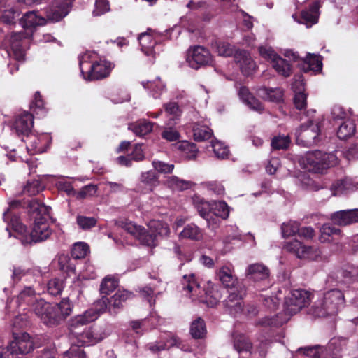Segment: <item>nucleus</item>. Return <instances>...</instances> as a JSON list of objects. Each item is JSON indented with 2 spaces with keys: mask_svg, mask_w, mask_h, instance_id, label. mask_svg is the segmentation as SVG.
<instances>
[{
  "mask_svg": "<svg viewBox=\"0 0 358 358\" xmlns=\"http://www.w3.org/2000/svg\"><path fill=\"white\" fill-rule=\"evenodd\" d=\"M20 204L19 201H12L9 204L8 209L3 213V218L6 222H8L6 230L8 231L9 236H11L9 229V227H11L15 232L13 236L19 238L23 245L41 242L48 238L52 232L49 225L50 207L35 199L30 201L28 212L34 222L31 231L28 234L25 226L22 224L19 217L13 212V210Z\"/></svg>",
  "mask_w": 358,
  "mask_h": 358,
  "instance_id": "1",
  "label": "nucleus"
},
{
  "mask_svg": "<svg viewBox=\"0 0 358 358\" xmlns=\"http://www.w3.org/2000/svg\"><path fill=\"white\" fill-rule=\"evenodd\" d=\"M312 294L305 289H298L291 291L285 298L284 313L272 317H264L259 324L264 327H278L286 323L289 317L310 304Z\"/></svg>",
  "mask_w": 358,
  "mask_h": 358,
  "instance_id": "2",
  "label": "nucleus"
},
{
  "mask_svg": "<svg viewBox=\"0 0 358 358\" xmlns=\"http://www.w3.org/2000/svg\"><path fill=\"white\" fill-rule=\"evenodd\" d=\"M40 293L41 290L37 287L33 289L31 287H27L20 293L15 303L18 307L24 304L31 305L35 315L46 326L58 325L54 306L41 298H36L35 295Z\"/></svg>",
  "mask_w": 358,
  "mask_h": 358,
  "instance_id": "3",
  "label": "nucleus"
},
{
  "mask_svg": "<svg viewBox=\"0 0 358 358\" xmlns=\"http://www.w3.org/2000/svg\"><path fill=\"white\" fill-rule=\"evenodd\" d=\"M181 285L185 294L192 301L204 303L208 307L216 306L222 298L218 285L209 284L206 290L201 289L197 278L193 273L183 275Z\"/></svg>",
  "mask_w": 358,
  "mask_h": 358,
  "instance_id": "4",
  "label": "nucleus"
},
{
  "mask_svg": "<svg viewBox=\"0 0 358 358\" xmlns=\"http://www.w3.org/2000/svg\"><path fill=\"white\" fill-rule=\"evenodd\" d=\"M300 166L309 172L324 174L327 170L338 164L334 152H327L320 150L308 151L299 158Z\"/></svg>",
  "mask_w": 358,
  "mask_h": 358,
  "instance_id": "5",
  "label": "nucleus"
},
{
  "mask_svg": "<svg viewBox=\"0 0 358 358\" xmlns=\"http://www.w3.org/2000/svg\"><path fill=\"white\" fill-rule=\"evenodd\" d=\"M344 303L343 293L337 289H331L314 302L310 313L318 317L334 315L343 307Z\"/></svg>",
  "mask_w": 358,
  "mask_h": 358,
  "instance_id": "6",
  "label": "nucleus"
},
{
  "mask_svg": "<svg viewBox=\"0 0 358 358\" xmlns=\"http://www.w3.org/2000/svg\"><path fill=\"white\" fill-rule=\"evenodd\" d=\"M320 122L318 120H308L296 129V142L303 147L317 145L320 141Z\"/></svg>",
  "mask_w": 358,
  "mask_h": 358,
  "instance_id": "7",
  "label": "nucleus"
},
{
  "mask_svg": "<svg viewBox=\"0 0 358 358\" xmlns=\"http://www.w3.org/2000/svg\"><path fill=\"white\" fill-rule=\"evenodd\" d=\"M259 52L261 57L269 62L272 68L280 76L285 78L291 76L292 73L291 64L275 52L273 48L270 46H260L259 48Z\"/></svg>",
  "mask_w": 358,
  "mask_h": 358,
  "instance_id": "8",
  "label": "nucleus"
},
{
  "mask_svg": "<svg viewBox=\"0 0 358 358\" xmlns=\"http://www.w3.org/2000/svg\"><path fill=\"white\" fill-rule=\"evenodd\" d=\"M115 224L117 227L124 229L127 233L137 238L142 245L152 248L157 245L156 235H154L150 231L147 232L141 226L127 220L116 221Z\"/></svg>",
  "mask_w": 358,
  "mask_h": 358,
  "instance_id": "9",
  "label": "nucleus"
},
{
  "mask_svg": "<svg viewBox=\"0 0 358 358\" xmlns=\"http://www.w3.org/2000/svg\"><path fill=\"white\" fill-rule=\"evenodd\" d=\"M336 341H331L327 348L321 345H315L311 347L300 348L296 353L303 355L308 358H343L340 355V350L334 348Z\"/></svg>",
  "mask_w": 358,
  "mask_h": 358,
  "instance_id": "10",
  "label": "nucleus"
},
{
  "mask_svg": "<svg viewBox=\"0 0 358 358\" xmlns=\"http://www.w3.org/2000/svg\"><path fill=\"white\" fill-rule=\"evenodd\" d=\"M284 249L299 259L315 260L321 255L319 248L306 245L296 239L286 242Z\"/></svg>",
  "mask_w": 358,
  "mask_h": 358,
  "instance_id": "11",
  "label": "nucleus"
},
{
  "mask_svg": "<svg viewBox=\"0 0 358 358\" xmlns=\"http://www.w3.org/2000/svg\"><path fill=\"white\" fill-rule=\"evenodd\" d=\"M186 61L194 69L212 64L213 58L209 50L201 45H195L188 49Z\"/></svg>",
  "mask_w": 358,
  "mask_h": 358,
  "instance_id": "12",
  "label": "nucleus"
},
{
  "mask_svg": "<svg viewBox=\"0 0 358 358\" xmlns=\"http://www.w3.org/2000/svg\"><path fill=\"white\" fill-rule=\"evenodd\" d=\"M245 295L244 286L229 290V296L223 301L226 312L236 317L243 313V299Z\"/></svg>",
  "mask_w": 358,
  "mask_h": 358,
  "instance_id": "13",
  "label": "nucleus"
},
{
  "mask_svg": "<svg viewBox=\"0 0 358 358\" xmlns=\"http://www.w3.org/2000/svg\"><path fill=\"white\" fill-rule=\"evenodd\" d=\"M9 345L11 346V349H13L18 355L29 353L34 348L38 346L36 342V338H31L26 332L13 333V340Z\"/></svg>",
  "mask_w": 358,
  "mask_h": 358,
  "instance_id": "14",
  "label": "nucleus"
},
{
  "mask_svg": "<svg viewBox=\"0 0 358 358\" xmlns=\"http://www.w3.org/2000/svg\"><path fill=\"white\" fill-rule=\"evenodd\" d=\"M99 317V313L94 309H88L83 314L72 317L69 324V336L73 334H78L83 327L94 322Z\"/></svg>",
  "mask_w": 358,
  "mask_h": 358,
  "instance_id": "15",
  "label": "nucleus"
},
{
  "mask_svg": "<svg viewBox=\"0 0 358 358\" xmlns=\"http://www.w3.org/2000/svg\"><path fill=\"white\" fill-rule=\"evenodd\" d=\"M106 336H102L94 332L92 327H85L78 331V334H73L69 336L73 345L76 347L82 345H92L97 343L104 338Z\"/></svg>",
  "mask_w": 358,
  "mask_h": 358,
  "instance_id": "16",
  "label": "nucleus"
},
{
  "mask_svg": "<svg viewBox=\"0 0 358 358\" xmlns=\"http://www.w3.org/2000/svg\"><path fill=\"white\" fill-rule=\"evenodd\" d=\"M194 207L196 209L199 215L206 220L208 227L213 228L217 225V219L212 215V202L206 201L198 195L192 197Z\"/></svg>",
  "mask_w": 358,
  "mask_h": 358,
  "instance_id": "17",
  "label": "nucleus"
},
{
  "mask_svg": "<svg viewBox=\"0 0 358 358\" xmlns=\"http://www.w3.org/2000/svg\"><path fill=\"white\" fill-rule=\"evenodd\" d=\"M51 143V137L48 134L39 135L31 134L27 137V149L30 155L45 152Z\"/></svg>",
  "mask_w": 358,
  "mask_h": 358,
  "instance_id": "18",
  "label": "nucleus"
},
{
  "mask_svg": "<svg viewBox=\"0 0 358 358\" xmlns=\"http://www.w3.org/2000/svg\"><path fill=\"white\" fill-rule=\"evenodd\" d=\"M34 127V116L29 112H23L16 116L13 124V129L17 135L29 136Z\"/></svg>",
  "mask_w": 358,
  "mask_h": 358,
  "instance_id": "19",
  "label": "nucleus"
},
{
  "mask_svg": "<svg viewBox=\"0 0 358 358\" xmlns=\"http://www.w3.org/2000/svg\"><path fill=\"white\" fill-rule=\"evenodd\" d=\"M71 0H54L47 11L50 20L58 22L68 15L70 10Z\"/></svg>",
  "mask_w": 358,
  "mask_h": 358,
  "instance_id": "20",
  "label": "nucleus"
},
{
  "mask_svg": "<svg viewBox=\"0 0 358 358\" xmlns=\"http://www.w3.org/2000/svg\"><path fill=\"white\" fill-rule=\"evenodd\" d=\"M113 68V65L111 62L104 59H99L92 65L90 71L87 73L83 79L94 80L104 78L110 74Z\"/></svg>",
  "mask_w": 358,
  "mask_h": 358,
  "instance_id": "21",
  "label": "nucleus"
},
{
  "mask_svg": "<svg viewBox=\"0 0 358 358\" xmlns=\"http://www.w3.org/2000/svg\"><path fill=\"white\" fill-rule=\"evenodd\" d=\"M358 189V182L352 178L345 177L334 181L330 188L331 195L341 196L350 194Z\"/></svg>",
  "mask_w": 358,
  "mask_h": 358,
  "instance_id": "22",
  "label": "nucleus"
},
{
  "mask_svg": "<svg viewBox=\"0 0 358 358\" xmlns=\"http://www.w3.org/2000/svg\"><path fill=\"white\" fill-rule=\"evenodd\" d=\"M29 36V34L24 32H17L11 34L10 36V48L12 51L13 57L17 61L21 62L24 59V50L23 48L24 41Z\"/></svg>",
  "mask_w": 358,
  "mask_h": 358,
  "instance_id": "23",
  "label": "nucleus"
},
{
  "mask_svg": "<svg viewBox=\"0 0 358 358\" xmlns=\"http://www.w3.org/2000/svg\"><path fill=\"white\" fill-rule=\"evenodd\" d=\"M330 220L339 226H347L358 222V208L343 210L330 215Z\"/></svg>",
  "mask_w": 358,
  "mask_h": 358,
  "instance_id": "24",
  "label": "nucleus"
},
{
  "mask_svg": "<svg viewBox=\"0 0 358 358\" xmlns=\"http://www.w3.org/2000/svg\"><path fill=\"white\" fill-rule=\"evenodd\" d=\"M178 338L171 333L162 335L159 340L147 344L146 348L152 353H157L176 345Z\"/></svg>",
  "mask_w": 358,
  "mask_h": 358,
  "instance_id": "25",
  "label": "nucleus"
},
{
  "mask_svg": "<svg viewBox=\"0 0 358 358\" xmlns=\"http://www.w3.org/2000/svg\"><path fill=\"white\" fill-rule=\"evenodd\" d=\"M217 276L222 284L229 290L237 289V287L244 286L240 282L233 272L231 266H223L217 272Z\"/></svg>",
  "mask_w": 358,
  "mask_h": 358,
  "instance_id": "26",
  "label": "nucleus"
},
{
  "mask_svg": "<svg viewBox=\"0 0 358 358\" xmlns=\"http://www.w3.org/2000/svg\"><path fill=\"white\" fill-rule=\"evenodd\" d=\"M234 58L236 62L238 64L241 73L244 76H250L255 70L256 64L247 51H236L234 55Z\"/></svg>",
  "mask_w": 358,
  "mask_h": 358,
  "instance_id": "27",
  "label": "nucleus"
},
{
  "mask_svg": "<svg viewBox=\"0 0 358 358\" xmlns=\"http://www.w3.org/2000/svg\"><path fill=\"white\" fill-rule=\"evenodd\" d=\"M157 33L150 29L139 35L138 39L141 47V50L146 55H152L155 53L154 48L157 43Z\"/></svg>",
  "mask_w": 358,
  "mask_h": 358,
  "instance_id": "28",
  "label": "nucleus"
},
{
  "mask_svg": "<svg viewBox=\"0 0 358 358\" xmlns=\"http://www.w3.org/2000/svg\"><path fill=\"white\" fill-rule=\"evenodd\" d=\"M319 8V2L314 1L308 9L303 10L301 12L300 20H297V22L306 24L308 28L312 27L318 22Z\"/></svg>",
  "mask_w": 358,
  "mask_h": 358,
  "instance_id": "29",
  "label": "nucleus"
},
{
  "mask_svg": "<svg viewBox=\"0 0 358 358\" xmlns=\"http://www.w3.org/2000/svg\"><path fill=\"white\" fill-rule=\"evenodd\" d=\"M245 275L250 280L255 282L265 280L269 276V270L262 264H252L247 267Z\"/></svg>",
  "mask_w": 358,
  "mask_h": 358,
  "instance_id": "30",
  "label": "nucleus"
},
{
  "mask_svg": "<svg viewBox=\"0 0 358 358\" xmlns=\"http://www.w3.org/2000/svg\"><path fill=\"white\" fill-rule=\"evenodd\" d=\"M238 94L241 101L250 109L258 112L263 110L264 108L261 102L250 92L246 87H241Z\"/></svg>",
  "mask_w": 358,
  "mask_h": 358,
  "instance_id": "31",
  "label": "nucleus"
},
{
  "mask_svg": "<svg viewBox=\"0 0 358 358\" xmlns=\"http://www.w3.org/2000/svg\"><path fill=\"white\" fill-rule=\"evenodd\" d=\"M46 20L37 15L35 11H29L20 19V25L25 29H31L37 26L45 24Z\"/></svg>",
  "mask_w": 358,
  "mask_h": 358,
  "instance_id": "32",
  "label": "nucleus"
},
{
  "mask_svg": "<svg viewBox=\"0 0 358 358\" xmlns=\"http://www.w3.org/2000/svg\"><path fill=\"white\" fill-rule=\"evenodd\" d=\"M161 320L162 319L157 314L151 313L148 318L132 321L131 326L137 334L141 335L148 329V322H150L151 327H156L161 324Z\"/></svg>",
  "mask_w": 358,
  "mask_h": 358,
  "instance_id": "33",
  "label": "nucleus"
},
{
  "mask_svg": "<svg viewBox=\"0 0 358 358\" xmlns=\"http://www.w3.org/2000/svg\"><path fill=\"white\" fill-rule=\"evenodd\" d=\"M78 59L80 73L84 78L90 71L92 65L97 61V55L94 52L87 51L80 55Z\"/></svg>",
  "mask_w": 358,
  "mask_h": 358,
  "instance_id": "34",
  "label": "nucleus"
},
{
  "mask_svg": "<svg viewBox=\"0 0 358 358\" xmlns=\"http://www.w3.org/2000/svg\"><path fill=\"white\" fill-rule=\"evenodd\" d=\"M143 88L149 91L154 99H158L166 91V85L157 77L154 80H143L141 82Z\"/></svg>",
  "mask_w": 358,
  "mask_h": 358,
  "instance_id": "35",
  "label": "nucleus"
},
{
  "mask_svg": "<svg viewBox=\"0 0 358 358\" xmlns=\"http://www.w3.org/2000/svg\"><path fill=\"white\" fill-rule=\"evenodd\" d=\"M54 307L58 324L72 313L73 306L66 298L62 299L59 303L54 305Z\"/></svg>",
  "mask_w": 358,
  "mask_h": 358,
  "instance_id": "36",
  "label": "nucleus"
},
{
  "mask_svg": "<svg viewBox=\"0 0 358 358\" xmlns=\"http://www.w3.org/2000/svg\"><path fill=\"white\" fill-rule=\"evenodd\" d=\"M176 147L183 157L188 159H194L196 157L198 149L196 145L187 141H179L176 144Z\"/></svg>",
  "mask_w": 358,
  "mask_h": 358,
  "instance_id": "37",
  "label": "nucleus"
},
{
  "mask_svg": "<svg viewBox=\"0 0 358 358\" xmlns=\"http://www.w3.org/2000/svg\"><path fill=\"white\" fill-rule=\"evenodd\" d=\"M194 138L196 141H202L209 139L212 134V130L206 124H201L199 122H194L192 127Z\"/></svg>",
  "mask_w": 358,
  "mask_h": 358,
  "instance_id": "38",
  "label": "nucleus"
},
{
  "mask_svg": "<svg viewBox=\"0 0 358 358\" xmlns=\"http://www.w3.org/2000/svg\"><path fill=\"white\" fill-rule=\"evenodd\" d=\"M320 236L319 239L322 243L333 241L335 236H339L341 230L329 224H324L320 229Z\"/></svg>",
  "mask_w": 358,
  "mask_h": 358,
  "instance_id": "39",
  "label": "nucleus"
},
{
  "mask_svg": "<svg viewBox=\"0 0 358 358\" xmlns=\"http://www.w3.org/2000/svg\"><path fill=\"white\" fill-rule=\"evenodd\" d=\"M258 93L263 99L273 102H280L283 96V91L280 87H263L259 90Z\"/></svg>",
  "mask_w": 358,
  "mask_h": 358,
  "instance_id": "40",
  "label": "nucleus"
},
{
  "mask_svg": "<svg viewBox=\"0 0 358 358\" xmlns=\"http://www.w3.org/2000/svg\"><path fill=\"white\" fill-rule=\"evenodd\" d=\"M356 131V125L353 120L348 119L338 126L337 136L340 139L344 140L351 137Z\"/></svg>",
  "mask_w": 358,
  "mask_h": 358,
  "instance_id": "41",
  "label": "nucleus"
},
{
  "mask_svg": "<svg viewBox=\"0 0 358 358\" xmlns=\"http://www.w3.org/2000/svg\"><path fill=\"white\" fill-rule=\"evenodd\" d=\"M234 348L238 352H248L252 348V343L243 334L235 331L233 334Z\"/></svg>",
  "mask_w": 358,
  "mask_h": 358,
  "instance_id": "42",
  "label": "nucleus"
},
{
  "mask_svg": "<svg viewBox=\"0 0 358 358\" xmlns=\"http://www.w3.org/2000/svg\"><path fill=\"white\" fill-rule=\"evenodd\" d=\"M166 184L172 189L183 191L190 189L194 183L189 180L180 179L177 176H172L167 178Z\"/></svg>",
  "mask_w": 358,
  "mask_h": 358,
  "instance_id": "43",
  "label": "nucleus"
},
{
  "mask_svg": "<svg viewBox=\"0 0 358 358\" xmlns=\"http://www.w3.org/2000/svg\"><path fill=\"white\" fill-rule=\"evenodd\" d=\"M141 183L146 185L145 190H142L143 193L152 192L153 188L159 184L158 177L152 171L144 172L141 176Z\"/></svg>",
  "mask_w": 358,
  "mask_h": 358,
  "instance_id": "44",
  "label": "nucleus"
},
{
  "mask_svg": "<svg viewBox=\"0 0 358 358\" xmlns=\"http://www.w3.org/2000/svg\"><path fill=\"white\" fill-rule=\"evenodd\" d=\"M153 128V124L145 120H139L129 125V129L131 130L136 135L139 136L149 134Z\"/></svg>",
  "mask_w": 358,
  "mask_h": 358,
  "instance_id": "45",
  "label": "nucleus"
},
{
  "mask_svg": "<svg viewBox=\"0 0 358 358\" xmlns=\"http://www.w3.org/2000/svg\"><path fill=\"white\" fill-rule=\"evenodd\" d=\"M149 231L154 235L159 236H167L170 233L168 224L159 220H151L148 224Z\"/></svg>",
  "mask_w": 358,
  "mask_h": 358,
  "instance_id": "46",
  "label": "nucleus"
},
{
  "mask_svg": "<svg viewBox=\"0 0 358 358\" xmlns=\"http://www.w3.org/2000/svg\"><path fill=\"white\" fill-rule=\"evenodd\" d=\"M322 59L318 55L309 54L304 63V71H312L315 73H319L322 71Z\"/></svg>",
  "mask_w": 358,
  "mask_h": 358,
  "instance_id": "47",
  "label": "nucleus"
},
{
  "mask_svg": "<svg viewBox=\"0 0 358 358\" xmlns=\"http://www.w3.org/2000/svg\"><path fill=\"white\" fill-rule=\"evenodd\" d=\"M58 265L59 269L68 275L75 272V259H71L67 255L61 254L58 256Z\"/></svg>",
  "mask_w": 358,
  "mask_h": 358,
  "instance_id": "48",
  "label": "nucleus"
},
{
  "mask_svg": "<svg viewBox=\"0 0 358 358\" xmlns=\"http://www.w3.org/2000/svg\"><path fill=\"white\" fill-rule=\"evenodd\" d=\"M30 108L40 117H44L48 110L45 106V103L39 92H36L34 95V99L30 103Z\"/></svg>",
  "mask_w": 358,
  "mask_h": 358,
  "instance_id": "49",
  "label": "nucleus"
},
{
  "mask_svg": "<svg viewBox=\"0 0 358 358\" xmlns=\"http://www.w3.org/2000/svg\"><path fill=\"white\" fill-rule=\"evenodd\" d=\"M229 215V207L224 201H212V215L227 219Z\"/></svg>",
  "mask_w": 358,
  "mask_h": 358,
  "instance_id": "50",
  "label": "nucleus"
},
{
  "mask_svg": "<svg viewBox=\"0 0 358 358\" xmlns=\"http://www.w3.org/2000/svg\"><path fill=\"white\" fill-rule=\"evenodd\" d=\"M202 236V231L194 224H187L180 233V237L183 238L199 240Z\"/></svg>",
  "mask_w": 358,
  "mask_h": 358,
  "instance_id": "51",
  "label": "nucleus"
},
{
  "mask_svg": "<svg viewBox=\"0 0 358 358\" xmlns=\"http://www.w3.org/2000/svg\"><path fill=\"white\" fill-rule=\"evenodd\" d=\"M89 252L90 247L84 242L74 243L71 249V256L75 260L85 258Z\"/></svg>",
  "mask_w": 358,
  "mask_h": 358,
  "instance_id": "52",
  "label": "nucleus"
},
{
  "mask_svg": "<svg viewBox=\"0 0 358 358\" xmlns=\"http://www.w3.org/2000/svg\"><path fill=\"white\" fill-rule=\"evenodd\" d=\"M190 333L195 338H202L206 333L204 321L198 317L192 322L190 327Z\"/></svg>",
  "mask_w": 358,
  "mask_h": 358,
  "instance_id": "53",
  "label": "nucleus"
},
{
  "mask_svg": "<svg viewBox=\"0 0 358 358\" xmlns=\"http://www.w3.org/2000/svg\"><path fill=\"white\" fill-rule=\"evenodd\" d=\"M117 285L118 282L115 278L106 276L101 283V294L108 295L115 289Z\"/></svg>",
  "mask_w": 358,
  "mask_h": 358,
  "instance_id": "54",
  "label": "nucleus"
},
{
  "mask_svg": "<svg viewBox=\"0 0 358 358\" xmlns=\"http://www.w3.org/2000/svg\"><path fill=\"white\" fill-rule=\"evenodd\" d=\"M64 288V280L59 278H54L47 284L48 292L53 296L60 294Z\"/></svg>",
  "mask_w": 358,
  "mask_h": 358,
  "instance_id": "55",
  "label": "nucleus"
},
{
  "mask_svg": "<svg viewBox=\"0 0 358 358\" xmlns=\"http://www.w3.org/2000/svg\"><path fill=\"white\" fill-rule=\"evenodd\" d=\"M131 294L127 290L119 289L110 299V305L114 308H120L122 303L125 302Z\"/></svg>",
  "mask_w": 358,
  "mask_h": 358,
  "instance_id": "56",
  "label": "nucleus"
},
{
  "mask_svg": "<svg viewBox=\"0 0 358 358\" xmlns=\"http://www.w3.org/2000/svg\"><path fill=\"white\" fill-rule=\"evenodd\" d=\"M299 223L296 221H289L282 223L281 231L283 237H289L296 234L299 231Z\"/></svg>",
  "mask_w": 358,
  "mask_h": 358,
  "instance_id": "57",
  "label": "nucleus"
},
{
  "mask_svg": "<svg viewBox=\"0 0 358 358\" xmlns=\"http://www.w3.org/2000/svg\"><path fill=\"white\" fill-rule=\"evenodd\" d=\"M211 146L215 155L219 159H225L229 155V148L220 141H212Z\"/></svg>",
  "mask_w": 358,
  "mask_h": 358,
  "instance_id": "58",
  "label": "nucleus"
},
{
  "mask_svg": "<svg viewBox=\"0 0 358 358\" xmlns=\"http://www.w3.org/2000/svg\"><path fill=\"white\" fill-rule=\"evenodd\" d=\"M43 187L38 180L28 181L24 187L23 192L29 196L35 195L42 191Z\"/></svg>",
  "mask_w": 358,
  "mask_h": 358,
  "instance_id": "59",
  "label": "nucleus"
},
{
  "mask_svg": "<svg viewBox=\"0 0 358 358\" xmlns=\"http://www.w3.org/2000/svg\"><path fill=\"white\" fill-rule=\"evenodd\" d=\"M98 187L95 185H87L82 187L78 192H76L75 196L78 199H84L87 197L93 196L97 192Z\"/></svg>",
  "mask_w": 358,
  "mask_h": 358,
  "instance_id": "60",
  "label": "nucleus"
},
{
  "mask_svg": "<svg viewBox=\"0 0 358 358\" xmlns=\"http://www.w3.org/2000/svg\"><path fill=\"white\" fill-rule=\"evenodd\" d=\"M166 113L172 117V119H178L182 114V109L176 102L170 101L164 104Z\"/></svg>",
  "mask_w": 358,
  "mask_h": 358,
  "instance_id": "61",
  "label": "nucleus"
},
{
  "mask_svg": "<svg viewBox=\"0 0 358 358\" xmlns=\"http://www.w3.org/2000/svg\"><path fill=\"white\" fill-rule=\"evenodd\" d=\"M216 49L218 55L223 57L232 56L235 52L234 46L224 41L217 42Z\"/></svg>",
  "mask_w": 358,
  "mask_h": 358,
  "instance_id": "62",
  "label": "nucleus"
},
{
  "mask_svg": "<svg viewBox=\"0 0 358 358\" xmlns=\"http://www.w3.org/2000/svg\"><path fill=\"white\" fill-rule=\"evenodd\" d=\"M56 185L59 191L64 192L68 196H75L76 194L71 182L64 178L58 180Z\"/></svg>",
  "mask_w": 358,
  "mask_h": 358,
  "instance_id": "63",
  "label": "nucleus"
},
{
  "mask_svg": "<svg viewBox=\"0 0 358 358\" xmlns=\"http://www.w3.org/2000/svg\"><path fill=\"white\" fill-rule=\"evenodd\" d=\"M110 10V4L108 0H96L93 15L100 16Z\"/></svg>",
  "mask_w": 358,
  "mask_h": 358,
  "instance_id": "64",
  "label": "nucleus"
}]
</instances>
